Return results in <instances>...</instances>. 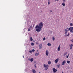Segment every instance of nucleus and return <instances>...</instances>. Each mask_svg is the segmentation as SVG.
Listing matches in <instances>:
<instances>
[{
	"mask_svg": "<svg viewBox=\"0 0 73 73\" xmlns=\"http://www.w3.org/2000/svg\"><path fill=\"white\" fill-rule=\"evenodd\" d=\"M48 5H49L50 4V2H49V0H48Z\"/></svg>",
	"mask_w": 73,
	"mask_h": 73,
	"instance_id": "nucleus-27",
	"label": "nucleus"
},
{
	"mask_svg": "<svg viewBox=\"0 0 73 73\" xmlns=\"http://www.w3.org/2000/svg\"><path fill=\"white\" fill-rule=\"evenodd\" d=\"M34 66H35V68H37V67L36 66V64H35L34 65Z\"/></svg>",
	"mask_w": 73,
	"mask_h": 73,
	"instance_id": "nucleus-28",
	"label": "nucleus"
},
{
	"mask_svg": "<svg viewBox=\"0 0 73 73\" xmlns=\"http://www.w3.org/2000/svg\"><path fill=\"white\" fill-rule=\"evenodd\" d=\"M69 31L68 30V28H67L65 29V34L66 35H64L65 37H66L67 36H69V33H68V35H67V33H68V31Z\"/></svg>",
	"mask_w": 73,
	"mask_h": 73,
	"instance_id": "nucleus-2",
	"label": "nucleus"
},
{
	"mask_svg": "<svg viewBox=\"0 0 73 73\" xmlns=\"http://www.w3.org/2000/svg\"><path fill=\"white\" fill-rule=\"evenodd\" d=\"M72 47H70V49H72Z\"/></svg>",
	"mask_w": 73,
	"mask_h": 73,
	"instance_id": "nucleus-32",
	"label": "nucleus"
},
{
	"mask_svg": "<svg viewBox=\"0 0 73 73\" xmlns=\"http://www.w3.org/2000/svg\"><path fill=\"white\" fill-rule=\"evenodd\" d=\"M52 40L53 41H54V40L55 39V38H54V36L53 37H52Z\"/></svg>",
	"mask_w": 73,
	"mask_h": 73,
	"instance_id": "nucleus-18",
	"label": "nucleus"
},
{
	"mask_svg": "<svg viewBox=\"0 0 73 73\" xmlns=\"http://www.w3.org/2000/svg\"><path fill=\"white\" fill-rule=\"evenodd\" d=\"M68 31H70L71 32H72V31L73 30V27H71L69 28H68Z\"/></svg>",
	"mask_w": 73,
	"mask_h": 73,
	"instance_id": "nucleus-4",
	"label": "nucleus"
},
{
	"mask_svg": "<svg viewBox=\"0 0 73 73\" xmlns=\"http://www.w3.org/2000/svg\"><path fill=\"white\" fill-rule=\"evenodd\" d=\"M39 48L40 49H41V48H42V44H40L39 45Z\"/></svg>",
	"mask_w": 73,
	"mask_h": 73,
	"instance_id": "nucleus-7",
	"label": "nucleus"
},
{
	"mask_svg": "<svg viewBox=\"0 0 73 73\" xmlns=\"http://www.w3.org/2000/svg\"><path fill=\"white\" fill-rule=\"evenodd\" d=\"M30 41H33V38H32V37H30Z\"/></svg>",
	"mask_w": 73,
	"mask_h": 73,
	"instance_id": "nucleus-19",
	"label": "nucleus"
},
{
	"mask_svg": "<svg viewBox=\"0 0 73 73\" xmlns=\"http://www.w3.org/2000/svg\"><path fill=\"white\" fill-rule=\"evenodd\" d=\"M52 11H51V10H50V13H51Z\"/></svg>",
	"mask_w": 73,
	"mask_h": 73,
	"instance_id": "nucleus-35",
	"label": "nucleus"
},
{
	"mask_svg": "<svg viewBox=\"0 0 73 73\" xmlns=\"http://www.w3.org/2000/svg\"><path fill=\"white\" fill-rule=\"evenodd\" d=\"M28 31H30V28L28 29Z\"/></svg>",
	"mask_w": 73,
	"mask_h": 73,
	"instance_id": "nucleus-30",
	"label": "nucleus"
},
{
	"mask_svg": "<svg viewBox=\"0 0 73 73\" xmlns=\"http://www.w3.org/2000/svg\"><path fill=\"white\" fill-rule=\"evenodd\" d=\"M52 70L53 72L54 73H56L57 71V69H55L54 68H53L52 69Z\"/></svg>",
	"mask_w": 73,
	"mask_h": 73,
	"instance_id": "nucleus-5",
	"label": "nucleus"
},
{
	"mask_svg": "<svg viewBox=\"0 0 73 73\" xmlns=\"http://www.w3.org/2000/svg\"><path fill=\"white\" fill-rule=\"evenodd\" d=\"M47 45L48 46H51V44L50 43H48Z\"/></svg>",
	"mask_w": 73,
	"mask_h": 73,
	"instance_id": "nucleus-20",
	"label": "nucleus"
},
{
	"mask_svg": "<svg viewBox=\"0 0 73 73\" xmlns=\"http://www.w3.org/2000/svg\"><path fill=\"white\" fill-rule=\"evenodd\" d=\"M63 2H65V1L66 0H63Z\"/></svg>",
	"mask_w": 73,
	"mask_h": 73,
	"instance_id": "nucleus-34",
	"label": "nucleus"
},
{
	"mask_svg": "<svg viewBox=\"0 0 73 73\" xmlns=\"http://www.w3.org/2000/svg\"><path fill=\"white\" fill-rule=\"evenodd\" d=\"M42 27H43V24H42V23L41 22L39 24V25H37L35 27V29H37L36 30V31L40 32L41 29H42Z\"/></svg>",
	"mask_w": 73,
	"mask_h": 73,
	"instance_id": "nucleus-1",
	"label": "nucleus"
},
{
	"mask_svg": "<svg viewBox=\"0 0 73 73\" xmlns=\"http://www.w3.org/2000/svg\"><path fill=\"white\" fill-rule=\"evenodd\" d=\"M69 58V56H67V58Z\"/></svg>",
	"mask_w": 73,
	"mask_h": 73,
	"instance_id": "nucleus-33",
	"label": "nucleus"
},
{
	"mask_svg": "<svg viewBox=\"0 0 73 73\" xmlns=\"http://www.w3.org/2000/svg\"><path fill=\"white\" fill-rule=\"evenodd\" d=\"M33 28H34V25H33Z\"/></svg>",
	"mask_w": 73,
	"mask_h": 73,
	"instance_id": "nucleus-41",
	"label": "nucleus"
},
{
	"mask_svg": "<svg viewBox=\"0 0 73 73\" xmlns=\"http://www.w3.org/2000/svg\"><path fill=\"white\" fill-rule=\"evenodd\" d=\"M48 64H49V65H50L51 64V62L50 61H48Z\"/></svg>",
	"mask_w": 73,
	"mask_h": 73,
	"instance_id": "nucleus-15",
	"label": "nucleus"
},
{
	"mask_svg": "<svg viewBox=\"0 0 73 73\" xmlns=\"http://www.w3.org/2000/svg\"><path fill=\"white\" fill-rule=\"evenodd\" d=\"M72 33H73V31H72Z\"/></svg>",
	"mask_w": 73,
	"mask_h": 73,
	"instance_id": "nucleus-43",
	"label": "nucleus"
},
{
	"mask_svg": "<svg viewBox=\"0 0 73 73\" xmlns=\"http://www.w3.org/2000/svg\"><path fill=\"white\" fill-rule=\"evenodd\" d=\"M70 26H71V27H72V26H73V23H70Z\"/></svg>",
	"mask_w": 73,
	"mask_h": 73,
	"instance_id": "nucleus-21",
	"label": "nucleus"
},
{
	"mask_svg": "<svg viewBox=\"0 0 73 73\" xmlns=\"http://www.w3.org/2000/svg\"><path fill=\"white\" fill-rule=\"evenodd\" d=\"M69 56V54L68 55V56Z\"/></svg>",
	"mask_w": 73,
	"mask_h": 73,
	"instance_id": "nucleus-38",
	"label": "nucleus"
},
{
	"mask_svg": "<svg viewBox=\"0 0 73 73\" xmlns=\"http://www.w3.org/2000/svg\"><path fill=\"white\" fill-rule=\"evenodd\" d=\"M44 68H45V70H47L49 68V65L48 64L46 65L45 64H44Z\"/></svg>",
	"mask_w": 73,
	"mask_h": 73,
	"instance_id": "nucleus-3",
	"label": "nucleus"
},
{
	"mask_svg": "<svg viewBox=\"0 0 73 73\" xmlns=\"http://www.w3.org/2000/svg\"><path fill=\"white\" fill-rule=\"evenodd\" d=\"M58 51H60V45L59 46L58 48Z\"/></svg>",
	"mask_w": 73,
	"mask_h": 73,
	"instance_id": "nucleus-13",
	"label": "nucleus"
},
{
	"mask_svg": "<svg viewBox=\"0 0 73 73\" xmlns=\"http://www.w3.org/2000/svg\"><path fill=\"white\" fill-rule=\"evenodd\" d=\"M29 52L31 53H32V51H31V50H30L29 51Z\"/></svg>",
	"mask_w": 73,
	"mask_h": 73,
	"instance_id": "nucleus-29",
	"label": "nucleus"
},
{
	"mask_svg": "<svg viewBox=\"0 0 73 73\" xmlns=\"http://www.w3.org/2000/svg\"><path fill=\"white\" fill-rule=\"evenodd\" d=\"M67 62L68 64H69L70 63V61H67Z\"/></svg>",
	"mask_w": 73,
	"mask_h": 73,
	"instance_id": "nucleus-22",
	"label": "nucleus"
},
{
	"mask_svg": "<svg viewBox=\"0 0 73 73\" xmlns=\"http://www.w3.org/2000/svg\"><path fill=\"white\" fill-rule=\"evenodd\" d=\"M23 58H24V56H23Z\"/></svg>",
	"mask_w": 73,
	"mask_h": 73,
	"instance_id": "nucleus-42",
	"label": "nucleus"
},
{
	"mask_svg": "<svg viewBox=\"0 0 73 73\" xmlns=\"http://www.w3.org/2000/svg\"><path fill=\"white\" fill-rule=\"evenodd\" d=\"M32 25H31V26L29 27L30 29H31V28H32Z\"/></svg>",
	"mask_w": 73,
	"mask_h": 73,
	"instance_id": "nucleus-26",
	"label": "nucleus"
},
{
	"mask_svg": "<svg viewBox=\"0 0 73 73\" xmlns=\"http://www.w3.org/2000/svg\"><path fill=\"white\" fill-rule=\"evenodd\" d=\"M62 5L63 6H65V3L63 2L62 3Z\"/></svg>",
	"mask_w": 73,
	"mask_h": 73,
	"instance_id": "nucleus-17",
	"label": "nucleus"
},
{
	"mask_svg": "<svg viewBox=\"0 0 73 73\" xmlns=\"http://www.w3.org/2000/svg\"><path fill=\"white\" fill-rule=\"evenodd\" d=\"M69 46H70V47H72V46H73V44H71L70 45V44H69Z\"/></svg>",
	"mask_w": 73,
	"mask_h": 73,
	"instance_id": "nucleus-16",
	"label": "nucleus"
},
{
	"mask_svg": "<svg viewBox=\"0 0 73 73\" xmlns=\"http://www.w3.org/2000/svg\"><path fill=\"white\" fill-rule=\"evenodd\" d=\"M45 40V38L44 37L43 38V40Z\"/></svg>",
	"mask_w": 73,
	"mask_h": 73,
	"instance_id": "nucleus-31",
	"label": "nucleus"
},
{
	"mask_svg": "<svg viewBox=\"0 0 73 73\" xmlns=\"http://www.w3.org/2000/svg\"><path fill=\"white\" fill-rule=\"evenodd\" d=\"M57 67L58 68H59V67H60V64H58V65L57 66Z\"/></svg>",
	"mask_w": 73,
	"mask_h": 73,
	"instance_id": "nucleus-11",
	"label": "nucleus"
},
{
	"mask_svg": "<svg viewBox=\"0 0 73 73\" xmlns=\"http://www.w3.org/2000/svg\"><path fill=\"white\" fill-rule=\"evenodd\" d=\"M31 45H32V46H33V45H35V44L34 43H33L31 44Z\"/></svg>",
	"mask_w": 73,
	"mask_h": 73,
	"instance_id": "nucleus-24",
	"label": "nucleus"
},
{
	"mask_svg": "<svg viewBox=\"0 0 73 73\" xmlns=\"http://www.w3.org/2000/svg\"><path fill=\"white\" fill-rule=\"evenodd\" d=\"M48 53H49V52H48V50H46V54L47 56H48Z\"/></svg>",
	"mask_w": 73,
	"mask_h": 73,
	"instance_id": "nucleus-9",
	"label": "nucleus"
},
{
	"mask_svg": "<svg viewBox=\"0 0 73 73\" xmlns=\"http://www.w3.org/2000/svg\"><path fill=\"white\" fill-rule=\"evenodd\" d=\"M28 60L29 61H31V62H32V61H33V58H31V59L30 58H29Z\"/></svg>",
	"mask_w": 73,
	"mask_h": 73,
	"instance_id": "nucleus-6",
	"label": "nucleus"
},
{
	"mask_svg": "<svg viewBox=\"0 0 73 73\" xmlns=\"http://www.w3.org/2000/svg\"><path fill=\"white\" fill-rule=\"evenodd\" d=\"M59 60V59L58 58L55 60V62L56 64L57 63V62H58V61Z\"/></svg>",
	"mask_w": 73,
	"mask_h": 73,
	"instance_id": "nucleus-8",
	"label": "nucleus"
},
{
	"mask_svg": "<svg viewBox=\"0 0 73 73\" xmlns=\"http://www.w3.org/2000/svg\"><path fill=\"white\" fill-rule=\"evenodd\" d=\"M65 62H65V60H64L63 62H62V65H64V64H65Z\"/></svg>",
	"mask_w": 73,
	"mask_h": 73,
	"instance_id": "nucleus-12",
	"label": "nucleus"
},
{
	"mask_svg": "<svg viewBox=\"0 0 73 73\" xmlns=\"http://www.w3.org/2000/svg\"><path fill=\"white\" fill-rule=\"evenodd\" d=\"M36 51H37V52H38V50H36Z\"/></svg>",
	"mask_w": 73,
	"mask_h": 73,
	"instance_id": "nucleus-40",
	"label": "nucleus"
},
{
	"mask_svg": "<svg viewBox=\"0 0 73 73\" xmlns=\"http://www.w3.org/2000/svg\"><path fill=\"white\" fill-rule=\"evenodd\" d=\"M32 52H35V50L34 49H33L32 50Z\"/></svg>",
	"mask_w": 73,
	"mask_h": 73,
	"instance_id": "nucleus-25",
	"label": "nucleus"
},
{
	"mask_svg": "<svg viewBox=\"0 0 73 73\" xmlns=\"http://www.w3.org/2000/svg\"><path fill=\"white\" fill-rule=\"evenodd\" d=\"M67 54V52H66L64 54V55H63L64 56H65Z\"/></svg>",
	"mask_w": 73,
	"mask_h": 73,
	"instance_id": "nucleus-23",
	"label": "nucleus"
},
{
	"mask_svg": "<svg viewBox=\"0 0 73 73\" xmlns=\"http://www.w3.org/2000/svg\"><path fill=\"white\" fill-rule=\"evenodd\" d=\"M58 0H55L56 1H58Z\"/></svg>",
	"mask_w": 73,
	"mask_h": 73,
	"instance_id": "nucleus-37",
	"label": "nucleus"
},
{
	"mask_svg": "<svg viewBox=\"0 0 73 73\" xmlns=\"http://www.w3.org/2000/svg\"><path fill=\"white\" fill-rule=\"evenodd\" d=\"M33 42H35V40H33Z\"/></svg>",
	"mask_w": 73,
	"mask_h": 73,
	"instance_id": "nucleus-39",
	"label": "nucleus"
},
{
	"mask_svg": "<svg viewBox=\"0 0 73 73\" xmlns=\"http://www.w3.org/2000/svg\"><path fill=\"white\" fill-rule=\"evenodd\" d=\"M32 72H33V73H36V70H35L32 69Z\"/></svg>",
	"mask_w": 73,
	"mask_h": 73,
	"instance_id": "nucleus-10",
	"label": "nucleus"
},
{
	"mask_svg": "<svg viewBox=\"0 0 73 73\" xmlns=\"http://www.w3.org/2000/svg\"><path fill=\"white\" fill-rule=\"evenodd\" d=\"M38 54H39V53H35V55L36 56H38Z\"/></svg>",
	"mask_w": 73,
	"mask_h": 73,
	"instance_id": "nucleus-14",
	"label": "nucleus"
},
{
	"mask_svg": "<svg viewBox=\"0 0 73 73\" xmlns=\"http://www.w3.org/2000/svg\"><path fill=\"white\" fill-rule=\"evenodd\" d=\"M36 44H38V42H36Z\"/></svg>",
	"mask_w": 73,
	"mask_h": 73,
	"instance_id": "nucleus-36",
	"label": "nucleus"
}]
</instances>
